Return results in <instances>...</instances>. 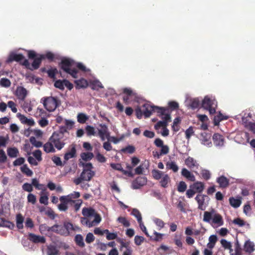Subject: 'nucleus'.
<instances>
[{"mask_svg":"<svg viewBox=\"0 0 255 255\" xmlns=\"http://www.w3.org/2000/svg\"><path fill=\"white\" fill-rule=\"evenodd\" d=\"M61 67L65 72L70 75L74 78L78 77V71L77 70L76 68H78L84 72L90 71L82 63H76L72 59L67 58L62 60Z\"/></svg>","mask_w":255,"mask_h":255,"instance_id":"1","label":"nucleus"},{"mask_svg":"<svg viewBox=\"0 0 255 255\" xmlns=\"http://www.w3.org/2000/svg\"><path fill=\"white\" fill-rule=\"evenodd\" d=\"M82 215L84 217L80 219L81 224L89 228L98 225L101 221L100 216L92 208H84Z\"/></svg>","mask_w":255,"mask_h":255,"instance_id":"2","label":"nucleus"},{"mask_svg":"<svg viewBox=\"0 0 255 255\" xmlns=\"http://www.w3.org/2000/svg\"><path fill=\"white\" fill-rule=\"evenodd\" d=\"M203 220V221L209 223L214 228L224 225L222 216L214 209L210 211H205L204 213Z\"/></svg>","mask_w":255,"mask_h":255,"instance_id":"3","label":"nucleus"},{"mask_svg":"<svg viewBox=\"0 0 255 255\" xmlns=\"http://www.w3.org/2000/svg\"><path fill=\"white\" fill-rule=\"evenodd\" d=\"M27 53L29 58L34 59L33 61L32 64L30 65L28 60H24L22 65L31 70L38 69L39 67L41 60L45 59V56L38 54L33 50H28Z\"/></svg>","mask_w":255,"mask_h":255,"instance_id":"4","label":"nucleus"},{"mask_svg":"<svg viewBox=\"0 0 255 255\" xmlns=\"http://www.w3.org/2000/svg\"><path fill=\"white\" fill-rule=\"evenodd\" d=\"M201 107L208 111L210 115H213L216 111L217 102L214 97L206 96L202 100Z\"/></svg>","mask_w":255,"mask_h":255,"instance_id":"5","label":"nucleus"},{"mask_svg":"<svg viewBox=\"0 0 255 255\" xmlns=\"http://www.w3.org/2000/svg\"><path fill=\"white\" fill-rule=\"evenodd\" d=\"M152 174L155 179L159 180L160 184L162 187L166 188L168 186L171 179L167 174L158 170H153Z\"/></svg>","mask_w":255,"mask_h":255,"instance_id":"6","label":"nucleus"},{"mask_svg":"<svg viewBox=\"0 0 255 255\" xmlns=\"http://www.w3.org/2000/svg\"><path fill=\"white\" fill-rule=\"evenodd\" d=\"M52 228L55 232L65 236L68 235L71 231L75 230L73 225L69 222L64 223L63 226L55 225Z\"/></svg>","mask_w":255,"mask_h":255,"instance_id":"7","label":"nucleus"},{"mask_svg":"<svg viewBox=\"0 0 255 255\" xmlns=\"http://www.w3.org/2000/svg\"><path fill=\"white\" fill-rule=\"evenodd\" d=\"M80 164H81L84 168L81 174L82 178H83L84 181H90L95 174L94 172L92 171L93 168L92 164L91 163H84L81 162H80Z\"/></svg>","mask_w":255,"mask_h":255,"instance_id":"8","label":"nucleus"},{"mask_svg":"<svg viewBox=\"0 0 255 255\" xmlns=\"http://www.w3.org/2000/svg\"><path fill=\"white\" fill-rule=\"evenodd\" d=\"M41 102L49 112L54 111L57 107V99L53 97L43 98L41 99Z\"/></svg>","mask_w":255,"mask_h":255,"instance_id":"9","label":"nucleus"},{"mask_svg":"<svg viewBox=\"0 0 255 255\" xmlns=\"http://www.w3.org/2000/svg\"><path fill=\"white\" fill-rule=\"evenodd\" d=\"M195 199L198 203V208L199 209L204 211L206 209L209 201L208 196L203 194H198L196 196Z\"/></svg>","mask_w":255,"mask_h":255,"instance_id":"10","label":"nucleus"},{"mask_svg":"<svg viewBox=\"0 0 255 255\" xmlns=\"http://www.w3.org/2000/svg\"><path fill=\"white\" fill-rule=\"evenodd\" d=\"M97 129V136H98L101 140L104 141L110 137V132L105 124H100Z\"/></svg>","mask_w":255,"mask_h":255,"instance_id":"11","label":"nucleus"},{"mask_svg":"<svg viewBox=\"0 0 255 255\" xmlns=\"http://www.w3.org/2000/svg\"><path fill=\"white\" fill-rule=\"evenodd\" d=\"M61 135L56 132H54L49 138L50 141L52 142L54 147L58 150L61 149L64 146V142L61 140Z\"/></svg>","mask_w":255,"mask_h":255,"instance_id":"12","label":"nucleus"},{"mask_svg":"<svg viewBox=\"0 0 255 255\" xmlns=\"http://www.w3.org/2000/svg\"><path fill=\"white\" fill-rule=\"evenodd\" d=\"M136 98V93L130 88H126L123 89V101L126 104H129Z\"/></svg>","mask_w":255,"mask_h":255,"instance_id":"13","label":"nucleus"},{"mask_svg":"<svg viewBox=\"0 0 255 255\" xmlns=\"http://www.w3.org/2000/svg\"><path fill=\"white\" fill-rule=\"evenodd\" d=\"M143 115L145 117H149L153 112H156V108L158 107L154 106L149 103H146L142 106Z\"/></svg>","mask_w":255,"mask_h":255,"instance_id":"14","label":"nucleus"},{"mask_svg":"<svg viewBox=\"0 0 255 255\" xmlns=\"http://www.w3.org/2000/svg\"><path fill=\"white\" fill-rule=\"evenodd\" d=\"M24 60L26 59L24 58V57L22 54L18 53L14 51H12L9 53L8 57L6 60V62L10 63L13 61H15L17 62H19L22 64Z\"/></svg>","mask_w":255,"mask_h":255,"instance_id":"15","label":"nucleus"},{"mask_svg":"<svg viewBox=\"0 0 255 255\" xmlns=\"http://www.w3.org/2000/svg\"><path fill=\"white\" fill-rule=\"evenodd\" d=\"M54 86L61 90H64L65 87H66L70 90L73 87L72 84L67 80H56L54 83Z\"/></svg>","mask_w":255,"mask_h":255,"instance_id":"16","label":"nucleus"},{"mask_svg":"<svg viewBox=\"0 0 255 255\" xmlns=\"http://www.w3.org/2000/svg\"><path fill=\"white\" fill-rule=\"evenodd\" d=\"M146 183L147 179L145 177L139 176L132 181L131 188L133 189H138L145 185Z\"/></svg>","mask_w":255,"mask_h":255,"instance_id":"17","label":"nucleus"},{"mask_svg":"<svg viewBox=\"0 0 255 255\" xmlns=\"http://www.w3.org/2000/svg\"><path fill=\"white\" fill-rule=\"evenodd\" d=\"M119 242L121 244L120 249L123 252V255H131L132 249L129 243L124 242L122 239H119Z\"/></svg>","mask_w":255,"mask_h":255,"instance_id":"18","label":"nucleus"},{"mask_svg":"<svg viewBox=\"0 0 255 255\" xmlns=\"http://www.w3.org/2000/svg\"><path fill=\"white\" fill-rule=\"evenodd\" d=\"M249 134L247 132H242L239 133L235 137L236 141L242 144H246L249 142Z\"/></svg>","mask_w":255,"mask_h":255,"instance_id":"19","label":"nucleus"},{"mask_svg":"<svg viewBox=\"0 0 255 255\" xmlns=\"http://www.w3.org/2000/svg\"><path fill=\"white\" fill-rule=\"evenodd\" d=\"M184 162L186 166L191 169H198L200 166L198 161L191 156L187 157Z\"/></svg>","mask_w":255,"mask_h":255,"instance_id":"20","label":"nucleus"},{"mask_svg":"<svg viewBox=\"0 0 255 255\" xmlns=\"http://www.w3.org/2000/svg\"><path fill=\"white\" fill-rule=\"evenodd\" d=\"M157 112L156 113L158 114L159 116L162 119L163 121H166L167 124L170 121V116L168 113V110L159 107L158 108H156Z\"/></svg>","mask_w":255,"mask_h":255,"instance_id":"21","label":"nucleus"},{"mask_svg":"<svg viewBox=\"0 0 255 255\" xmlns=\"http://www.w3.org/2000/svg\"><path fill=\"white\" fill-rule=\"evenodd\" d=\"M211 134L206 132H202L201 133L200 140L201 143L207 147H211L212 143L211 140Z\"/></svg>","mask_w":255,"mask_h":255,"instance_id":"22","label":"nucleus"},{"mask_svg":"<svg viewBox=\"0 0 255 255\" xmlns=\"http://www.w3.org/2000/svg\"><path fill=\"white\" fill-rule=\"evenodd\" d=\"M28 94L27 90L22 86L16 88L15 95L19 100H24Z\"/></svg>","mask_w":255,"mask_h":255,"instance_id":"23","label":"nucleus"},{"mask_svg":"<svg viewBox=\"0 0 255 255\" xmlns=\"http://www.w3.org/2000/svg\"><path fill=\"white\" fill-rule=\"evenodd\" d=\"M213 140L214 145L217 147H222L224 145V138L222 135L219 133H215L213 135Z\"/></svg>","mask_w":255,"mask_h":255,"instance_id":"24","label":"nucleus"},{"mask_svg":"<svg viewBox=\"0 0 255 255\" xmlns=\"http://www.w3.org/2000/svg\"><path fill=\"white\" fill-rule=\"evenodd\" d=\"M80 196V194L79 192H73V193L67 195L62 196L60 197V200H67L69 203L73 202L75 201L77 198Z\"/></svg>","mask_w":255,"mask_h":255,"instance_id":"25","label":"nucleus"},{"mask_svg":"<svg viewBox=\"0 0 255 255\" xmlns=\"http://www.w3.org/2000/svg\"><path fill=\"white\" fill-rule=\"evenodd\" d=\"M16 116L17 117L20 121L21 123L23 124H26L29 126H32L35 124L34 121L32 118L28 119L25 116L20 113L17 114Z\"/></svg>","mask_w":255,"mask_h":255,"instance_id":"26","label":"nucleus"},{"mask_svg":"<svg viewBox=\"0 0 255 255\" xmlns=\"http://www.w3.org/2000/svg\"><path fill=\"white\" fill-rule=\"evenodd\" d=\"M181 174L182 176L191 181H195L196 180L194 175L186 168L182 169Z\"/></svg>","mask_w":255,"mask_h":255,"instance_id":"27","label":"nucleus"},{"mask_svg":"<svg viewBox=\"0 0 255 255\" xmlns=\"http://www.w3.org/2000/svg\"><path fill=\"white\" fill-rule=\"evenodd\" d=\"M76 154V149L75 145H72L69 150L65 154L64 159L67 161L69 159L75 157Z\"/></svg>","mask_w":255,"mask_h":255,"instance_id":"28","label":"nucleus"},{"mask_svg":"<svg viewBox=\"0 0 255 255\" xmlns=\"http://www.w3.org/2000/svg\"><path fill=\"white\" fill-rule=\"evenodd\" d=\"M190 188H193L196 192L201 193L204 189V184L202 182L197 181L190 185Z\"/></svg>","mask_w":255,"mask_h":255,"instance_id":"29","label":"nucleus"},{"mask_svg":"<svg viewBox=\"0 0 255 255\" xmlns=\"http://www.w3.org/2000/svg\"><path fill=\"white\" fill-rule=\"evenodd\" d=\"M30 240L35 243H44L45 242V239L43 236H37L33 234L29 235Z\"/></svg>","mask_w":255,"mask_h":255,"instance_id":"30","label":"nucleus"},{"mask_svg":"<svg viewBox=\"0 0 255 255\" xmlns=\"http://www.w3.org/2000/svg\"><path fill=\"white\" fill-rule=\"evenodd\" d=\"M89 84L92 88L94 90H99V89L103 88L102 83L98 80L96 79L90 80Z\"/></svg>","mask_w":255,"mask_h":255,"instance_id":"31","label":"nucleus"},{"mask_svg":"<svg viewBox=\"0 0 255 255\" xmlns=\"http://www.w3.org/2000/svg\"><path fill=\"white\" fill-rule=\"evenodd\" d=\"M229 202L231 206L235 208H237L239 207L242 203L240 197H231L229 199Z\"/></svg>","mask_w":255,"mask_h":255,"instance_id":"32","label":"nucleus"},{"mask_svg":"<svg viewBox=\"0 0 255 255\" xmlns=\"http://www.w3.org/2000/svg\"><path fill=\"white\" fill-rule=\"evenodd\" d=\"M201 106V101L199 98H194L190 101L189 107L192 110H195Z\"/></svg>","mask_w":255,"mask_h":255,"instance_id":"33","label":"nucleus"},{"mask_svg":"<svg viewBox=\"0 0 255 255\" xmlns=\"http://www.w3.org/2000/svg\"><path fill=\"white\" fill-rule=\"evenodd\" d=\"M229 118V116L224 115L220 112L218 115L216 116L214 118V123L215 126L219 125L220 122L223 120H227Z\"/></svg>","mask_w":255,"mask_h":255,"instance_id":"34","label":"nucleus"},{"mask_svg":"<svg viewBox=\"0 0 255 255\" xmlns=\"http://www.w3.org/2000/svg\"><path fill=\"white\" fill-rule=\"evenodd\" d=\"M44 150L47 153L54 152L55 151V148L50 139L47 142L43 145Z\"/></svg>","mask_w":255,"mask_h":255,"instance_id":"35","label":"nucleus"},{"mask_svg":"<svg viewBox=\"0 0 255 255\" xmlns=\"http://www.w3.org/2000/svg\"><path fill=\"white\" fill-rule=\"evenodd\" d=\"M244 250L246 252L251 253L255 250L254 244L250 241H247L244 245Z\"/></svg>","mask_w":255,"mask_h":255,"instance_id":"36","label":"nucleus"},{"mask_svg":"<svg viewBox=\"0 0 255 255\" xmlns=\"http://www.w3.org/2000/svg\"><path fill=\"white\" fill-rule=\"evenodd\" d=\"M166 168L168 169H170L174 172H177L179 170V167L174 161H168L166 164Z\"/></svg>","mask_w":255,"mask_h":255,"instance_id":"37","label":"nucleus"},{"mask_svg":"<svg viewBox=\"0 0 255 255\" xmlns=\"http://www.w3.org/2000/svg\"><path fill=\"white\" fill-rule=\"evenodd\" d=\"M217 182L222 188H225L229 185V180L225 176H221L217 178Z\"/></svg>","mask_w":255,"mask_h":255,"instance_id":"38","label":"nucleus"},{"mask_svg":"<svg viewBox=\"0 0 255 255\" xmlns=\"http://www.w3.org/2000/svg\"><path fill=\"white\" fill-rule=\"evenodd\" d=\"M8 155L11 158H15L18 156V150L15 147H10L7 149Z\"/></svg>","mask_w":255,"mask_h":255,"instance_id":"39","label":"nucleus"},{"mask_svg":"<svg viewBox=\"0 0 255 255\" xmlns=\"http://www.w3.org/2000/svg\"><path fill=\"white\" fill-rule=\"evenodd\" d=\"M75 83L77 87L79 88H86L88 86L89 83L88 82L84 79L76 80Z\"/></svg>","mask_w":255,"mask_h":255,"instance_id":"40","label":"nucleus"},{"mask_svg":"<svg viewBox=\"0 0 255 255\" xmlns=\"http://www.w3.org/2000/svg\"><path fill=\"white\" fill-rule=\"evenodd\" d=\"M24 221V218L20 214H18L16 216V226L19 229L23 228V223Z\"/></svg>","mask_w":255,"mask_h":255,"instance_id":"41","label":"nucleus"},{"mask_svg":"<svg viewBox=\"0 0 255 255\" xmlns=\"http://www.w3.org/2000/svg\"><path fill=\"white\" fill-rule=\"evenodd\" d=\"M65 128L64 131H66V129H71L74 126L75 122L71 120H64Z\"/></svg>","mask_w":255,"mask_h":255,"instance_id":"42","label":"nucleus"},{"mask_svg":"<svg viewBox=\"0 0 255 255\" xmlns=\"http://www.w3.org/2000/svg\"><path fill=\"white\" fill-rule=\"evenodd\" d=\"M58 254V251L56 247L50 245L47 247V255H57Z\"/></svg>","mask_w":255,"mask_h":255,"instance_id":"43","label":"nucleus"},{"mask_svg":"<svg viewBox=\"0 0 255 255\" xmlns=\"http://www.w3.org/2000/svg\"><path fill=\"white\" fill-rule=\"evenodd\" d=\"M86 132L88 136H97L95 128L91 126H87L85 128Z\"/></svg>","mask_w":255,"mask_h":255,"instance_id":"44","label":"nucleus"},{"mask_svg":"<svg viewBox=\"0 0 255 255\" xmlns=\"http://www.w3.org/2000/svg\"><path fill=\"white\" fill-rule=\"evenodd\" d=\"M88 119V116L84 113H79L77 115V121L80 124L85 123Z\"/></svg>","mask_w":255,"mask_h":255,"instance_id":"45","label":"nucleus"},{"mask_svg":"<svg viewBox=\"0 0 255 255\" xmlns=\"http://www.w3.org/2000/svg\"><path fill=\"white\" fill-rule=\"evenodd\" d=\"M221 244L222 246L225 248V249L229 250L230 253L233 252V249H232V244L231 242H228L225 239H222L221 240Z\"/></svg>","mask_w":255,"mask_h":255,"instance_id":"46","label":"nucleus"},{"mask_svg":"<svg viewBox=\"0 0 255 255\" xmlns=\"http://www.w3.org/2000/svg\"><path fill=\"white\" fill-rule=\"evenodd\" d=\"M22 108L25 112L29 113L32 110L33 106L30 102H24Z\"/></svg>","mask_w":255,"mask_h":255,"instance_id":"47","label":"nucleus"},{"mask_svg":"<svg viewBox=\"0 0 255 255\" xmlns=\"http://www.w3.org/2000/svg\"><path fill=\"white\" fill-rule=\"evenodd\" d=\"M80 157L82 160L88 161L94 157V154L92 152H83L81 154Z\"/></svg>","mask_w":255,"mask_h":255,"instance_id":"48","label":"nucleus"},{"mask_svg":"<svg viewBox=\"0 0 255 255\" xmlns=\"http://www.w3.org/2000/svg\"><path fill=\"white\" fill-rule=\"evenodd\" d=\"M61 203L58 205V208L61 211H65L68 209L67 204L69 203L67 200H60Z\"/></svg>","mask_w":255,"mask_h":255,"instance_id":"49","label":"nucleus"},{"mask_svg":"<svg viewBox=\"0 0 255 255\" xmlns=\"http://www.w3.org/2000/svg\"><path fill=\"white\" fill-rule=\"evenodd\" d=\"M153 222L156 225V226L158 228V230H161V229H162L164 227L165 223L162 220H161L159 218H153Z\"/></svg>","mask_w":255,"mask_h":255,"instance_id":"50","label":"nucleus"},{"mask_svg":"<svg viewBox=\"0 0 255 255\" xmlns=\"http://www.w3.org/2000/svg\"><path fill=\"white\" fill-rule=\"evenodd\" d=\"M21 171L28 176H31L33 174V172L25 164L22 165L20 168Z\"/></svg>","mask_w":255,"mask_h":255,"instance_id":"51","label":"nucleus"},{"mask_svg":"<svg viewBox=\"0 0 255 255\" xmlns=\"http://www.w3.org/2000/svg\"><path fill=\"white\" fill-rule=\"evenodd\" d=\"M131 215L136 218L138 223L142 221L141 215L137 209H133Z\"/></svg>","mask_w":255,"mask_h":255,"instance_id":"52","label":"nucleus"},{"mask_svg":"<svg viewBox=\"0 0 255 255\" xmlns=\"http://www.w3.org/2000/svg\"><path fill=\"white\" fill-rule=\"evenodd\" d=\"M52 228H53V226L51 227H49L45 224H42V225H40V226H39V231L42 234L45 233L46 231H51L55 232V231L52 229H53Z\"/></svg>","mask_w":255,"mask_h":255,"instance_id":"53","label":"nucleus"},{"mask_svg":"<svg viewBox=\"0 0 255 255\" xmlns=\"http://www.w3.org/2000/svg\"><path fill=\"white\" fill-rule=\"evenodd\" d=\"M104 232L107 234L106 238L108 240L116 239L118 237L116 233H110L108 230H105Z\"/></svg>","mask_w":255,"mask_h":255,"instance_id":"54","label":"nucleus"},{"mask_svg":"<svg viewBox=\"0 0 255 255\" xmlns=\"http://www.w3.org/2000/svg\"><path fill=\"white\" fill-rule=\"evenodd\" d=\"M167 124L166 121H160L155 125L154 128L155 129L159 131L161 128H163L164 127H167Z\"/></svg>","mask_w":255,"mask_h":255,"instance_id":"55","label":"nucleus"},{"mask_svg":"<svg viewBox=\"0 0 255 255\" xmlns=\"http://www.w3.org/2000/svg\"><path fill=\"white\" fill-rule=\"evenodd\" d=\"M201 174L202 177L205 180L209 179L211 177V173L210 171L205 169H201Z\"/></svg>","mask_w":255,"mask_h":255,"instance_id":"56","label":"nucleus"},{"mask_svg":"<svg viewBox=\"0 0 255 255\" xmlns=\"http://www.w3.org/2000/svg\"><path fill=\"white\" fill-rule=\"evenodd\" d=\"M11 85V82L7 78H1L0 80V85L1 87L7 88L9 87Z\"/></svg>","mask_w":255,"mask_h":255,"instance_id":"57","label":"nucleus"},{"mask_svg":"<svg viewBox=\"0 0 255 255\" xmlns=\"http://www.w3.org/2000/svg\"><path fill=\"white\" fill-rule=\"evenodd\" d=\"M186 204L181 200L178 201L177 207L180 210V211L183 213H186Z\"/></svg>","mask_w":255,"mask_h":255,"instance_id":"58","label":"nucleus"},{"mask_svg":"<svg viewBox=\"0 0 255 255\" xmlns=\"http://www.w3.org/2000/svg\"><path fill=\"white\" fill-rule=\"evenodd\" d=\"M187 189V184L184 181H180L177 186V190L179 192H184Z\"/></svg>","mask_w":255,"mask_h":255,"instance_id":"59","label":"nucleus"},{"mask_svg":"<svg viewBox=\"0 0 255 255\" xmlns=\"http://www.w3.org/2000/svg\"><path fill=\"white\" fill-rule=\"evenodd\" d=\"M30 142L36 147H40L42 146V142L37 140L36 138L33 136H31L30 138Z\"/></svg>","mask_w":255,"mask_h":255,"instance_id":"60","label":"nucleus"},{"mask_svg":"<svg viewBox=\"0 0 255 255\" xmlns=\"http://www.w3.org/2000/svg\"><path fill=\"white\" fill-rule=\"evenodd\" d=\"M75 240L78 246L80 247H83L84 246L83 238L81 235H77L75 236Z\"/></svg>","mask_w":255,"mask_h":255,"instance_id":"61","label":"nucleus"},{"mask_svg":"<svg viewBox=\"0 0 255 255\" xmlns=\"http://www.w3.org/2000/svg\"><path fill=\"white\" fill-rule=\"evenodd\" d=\"M180 122V119L179 118H176L174 120L173 125L172 127V129L176 132L179 130V128L178 125Z\"/></svg>","mask_w":255,"mask_h":255,"instance_id":"62","label":"nucleus"},{"mask_svg":"<svg viewBox=\"0 0 255 255\" xmlns=\"http://www.w3.org/2000/svg\"><path fill=\"white\" fill-rule=\"evenodd\" d=\"M185 136L186 138L187 139H189L191 136H192L194 133V131L193 129V128L192 127H190L188 128H187L185 131Z\"/></svg>","mask_w":255,"mask_h":255,"instance_id":"63","label":"nucleus"},{"mask_svg":"<svg viewBox=\"0 0 255 255\" xmlns=\"http://www.w3.org/2000/svg\"><path fill=\"white\" fill-rule=\"evenodd\" d=\"M117 221L125 227H128L130 226L129 221L125 217H120L118 218Z\"/></svg>","mask_w":255,"mask_h":255,"instance_id":"64","label":"nucleus"}]
</instances>
